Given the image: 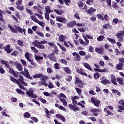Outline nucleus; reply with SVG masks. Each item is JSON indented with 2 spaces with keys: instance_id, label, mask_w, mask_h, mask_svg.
<instances>
[{
  "instance_id": "obj_1",
  "label": "nucleus",
  "mask_w": 124,
  "mask_h": 124,
  "mask_svg": "<svg viewBox=\"0 0 124 124\" xmlns=\"http://www.w3.org/2000/svg\"><path fill=\"white\" fill-rule=\"evenodd\" d=\"M46 43H48V42L45 40L38 42L37 40H35L34 42H32V44L33 46L37 47L38 49H41L42 50L45 49V46L43 45V44H46Z\"/></svg>"
},
{
  "instance_id": "obj_2",
  "label": "nucleus",
  "mask_w": 124,
  "mask_h": 124,
  "mask_svg": "<svg viewBox=\"0 0 124 124\" xmlns=\"http://www.w3.org/2000/svg\"><path fill=\"white\" fill-rule=\"evenodd\" d=\"M116 36L119 39L118 41L119 42H124V31H119L116 33Z\"/></svg>"
},
{
  "instance_id": "obj_3",
  "label": "nucleus",
  "mask_w": 124,
  "mask_h": 124,
  "mask_svg": "<svg viewBox=\"0 0 124 124\" xmlns=\"http://www.w3.org/2000/svg\"><path fill=\"white\" fill-rule=\"evenodd\" d=\"M97 17L101 21H104L105 20L107 22L110 20V17L107 14L105 15L103 17L101 14H97Z\"/></svg>"
},
{
  "instance_id": "obj_4",
  "label": "nucleus",
  "mask_w": 124,
  "mask_h": 124,
  "mask_svg": "<svg viewBox=\"0 0 124 124\" xmlns=\"http://www.w3.org/2000/svg\"><path fill=\"white\" fill-rule=\"evenodd\" d=\"M91 100V102L94 105V106L96 107H99V105H100V100L95 97H92Z\"/></svg>"
},
{
  "instance_id": "obj_5",
  "label": "nucleus",
  "mask_w": 124,
  "mask_h": 124,
  "mask_svg": "<svg viewBox=\"0 0 124 124\" xmlns=\"http://www.w3.org/2000/svg\"><path fill=\"white\" fill-rule=\"evenodd\" d=\"M9 69V71L8 73H10V74H12L14 77H15L16 78H18L19 77V72H15L13 68L12 67H9L8 68Z\"/></svg>"
},
{
  "instance_id": "obj_6",
  "label": "nucleus",
  "mask_w": 124,
  "mask_h": 124,
  "mask_svg": "<svg viewBox=\"0 0 124 124\" xmlns=\"http://www.w3.org/2000/svg\"><path fill=\"white\" fill-rule=\"evenodd\" d=\"M75 84L76 85H78V88H80V89L83 88V86H84V83H83V81L80 80V78L77 77H76Z\"/></svg>"
},
{
  "instance_id": "obj_7",
  "label": "nucleus",
  "mask_w": 124,
  "mask_h": 124,
  "mask_svg": "<svg viewBox=\"0 0 124 124\" xmlns=\"http://www.w3.org/2000/svg\"><path fill=\"white\" fill-rule=\"evenodd\" d=\"M100 111H101V110H100V109L93 108L90 110V112L91 113H93V116H94L95 117H97V116H98L97 113H99V112H100Z\"/></svg>"
},
{
  "instance_id": "obj_8",
  "label": "nucleus",
  "mask_w": 124,
  "mask_h": 124,
  "mask_svg": "<svg viewBox=\"0 0 124 124\" xmlns=\"http://www.w3.org/2000/svg\"><path fill=\"white\" fill-rule=\"evenodd\" d=\"M55 53H50L48 55V59L50 60V61H52V62H57V59H56L55 57Z\"/></svg>"
},
{
  "instance_id": "obj_9",
  "label": "nucleus",
  "mask_w": 124,
  "mask_h": 124,
  "mask_svg": "<svg viewBox=\"0 0 124 124\" xmlns=\"http://www.w3.org/2000/svg\"><path fill=\"white\" fill-rule=\"evenodd\" d=\"M68 106L70 109H71V110H73L74 112H76V111H79V110H80V108H78V107L72 104H69Z\"/></svg>"
},
{
  "instance_id": "obj_10",
  "label": "nucleus",
  "mask_w": 124,
  "mask_h": 124,
  "mask_svg": "<svg viewBox=\"0 0 124 124\" xmlns=\"http://www.w3.org/2000/svg\"><path fill=\"white\" fill-rule=\"evenodd\" d=\"M56 21L60 23H66V18L60 16H56Z\"/></svg>"
},
{
  "instance_id": "obj_11",
  "label": "nucleus",
  "mask_w": 124,
  "mask_h": 124,
  "mask_svg": "<svg viewBox=\"0 0 124 124\" xmlns=\"http://www.w3.org/2000/svg\"><path fill=\"white\" fill-rule=\"evenodd\" d=\"M3 49H4L5 52L8 54H10L12 52V49L10 48V45L9 44L7 45L5 47L3 46Z\"/></svg>"
},
{
  "instance_id": "obj_12",
  "label": "nucleus",
  "mask_w": 124,
  "mask_h": 124,
  "mask_svg": "<svg viewBox=\"0 0 124 124\" xmlns=\"http://www.w3.org/2000/svg\"><path fill=\"white\" fill-rule=\"evenodd\" d=\"M111 79L110 81L113 85L117 86V79H116V77L113 74L110 75Z\"/></svg>"
},
{
  "instance_id": "obj_13",
  "label": "nucleus",
  "mask_w": 124,
  "mask_h": 124,
  "mask_svg": "<svg viewBox=\"0 0 124 124\" xmlns=\"http://www.w3.org/2000/svg\"><path fill=\"white\" fill-rule=\"evenodd\" d=\"M26 94L31 97V98H36V96H33V91L32 90L26 92Z\"/></svg>"
},
{
  "instance_id": "obj_14",
  "label": "nucleus",
  "mask_w": 124,
  "mask_h": 124,
  "mask_svg": "<svg viewBox=\"0 0 124 124\" xmlns=\"http://www.w3.org/2000/svg\"><path fill=\"white\" fill-rule=\"evenodd\" d=\"M102 80L101 83L103 85H108V84H111V81L108 79H104V77L101 78Z\"/></svg>"
},
{
  "instance_id": "obj_15",
  "label": "nucleus",
  "mask_w": 124,
  "mask_h": 124,
  "mask_svg": "<svg viewBox=\"0 0 124 124\" xmlns=\"http://www.w3.org/2000/svg\"><path fill=\"white\" fill-rule=\"evenodd\" d=\"M95 51L96 53H99L101 55H103V53H104V49L102 47H96L95 48Z\"/></svg>"
},
{
  "instance_id": "obj_16",
  "label": "nucleus",
  "mask_w": 124,
  "mask_h": 124,
  "mask_svg": "<svg viewBox=\"0 0 124 124\" xmlns=\"http://www.w3.org/2000/svg\"><path fill=\"white\" fill-rule=\"evenodd\" d=\"M76 25V21L73 20L67 24V28H73L74 26Z\"/></svg>"
},
{
  "instance_id": "obj_17",
  "label": "nucleus",
  "mask_w": 124,
  "mask_h": 124,
  "mask_svg": "<svg viewBox=\"0 0 124 124\" xmlns=\"http://www.w3.org/2000/svg\"><path fill=\"white\" fill-rule=\"evenodd\" d=\"M45 113L46 115L47 118H48V119H50L51 118L50 117V116L51 115V114L50 113H51V114H54V111L50 110V111H49L48 109H47L46 108H45Z\"/></svg>"
},
{
  "instance_id": "obj_18",
  "label": "nucleus",
  "mask_w": 124,
  "mask_h": 124,
  "mask_svg": "<svg viewBox=\"0 0 124 124\" xmlns=\"http://www.w3.org/2000/svg\"><path fill=\"white\" fill-rule=\"evenodd\" d=\"M8 27L10 30L11 31H12V32H13V33H18V31H17V29L12 27V26L8 24Z\"/></svg>"
},
{
  "instance_id": "obj_19",
  "label": "nucleus",
  "mask_w": 124,
  "mask_h": 124,
  "mask_svg": "<svg viewBox=\"0 0 124 124\" xmlns=\"http://www.w3.org/2000/svg\"><path fill=\"white\" fill-rule=\"evenodd\" d=\"M1 64L4 65L5 67H7V68H9L10 67V65H9V63L7 61H4V60H1Z\"/></svg>"
},
{
  "instance_id": "obj_20",
  "label": "nucleus",
  "mask_w": 124,
  "mask_h": 124,
  "mask_svg": "<svg viewBox=\"0 0 124 124\" xmlns=\"http://www.w3.org/2000/svg\"><path fill=\"white\" fill-rule=\"evenodd\" d=\"M124 63L122 62H119L116 66L117 70H122L123 67H124Z\"/></svg>"
},
{
  "instance_id": "obj_21",
  "label": "nucleus",
  "mask_w": 124,
  "mask_h": 124,
  "mask_svg": "<svg viewBox=\"0 0 124 124\" xmlns=\"http://www.w3.org/2000/svg\"><path fill=\"white\" fill-rule=\"evenodd\" d=\"M83 66L85 67V68H87V69L90 70V71H93V68H92V67L90 66V64H89V63L85 62L83 63Z\"/></svg>"
},
{
  "instance_id": "obj_22",
  "label": "nucleus",
  "mask_w": 124,
  "mask_h": 124,
  "mask_svg": "<svg viewBox=\"0 0 124 124\" xmlns=\"http://www.w3.org/2000/svg\"><path fill=\"white\" fill-rule=\"evenodd\" d=\"M112 23L115 24V25H117V24H122L123 20L122 19L120 20L118 18H115L112 20Z\"/></svg>"
},
{
  "instance_id": "obj_23",
  "label": "nucleus",
  "mask_w": 124,
  "mask_h": 124,
  "mask_svg": "<svg viewBox=\"0 0 124 124\" xmlns=\"http://www.w3.org/2000/svg\"><path fill=\"white\" fill-rule=\"evenodd\" d=\"M25 58L30 62H32L31 60V54L29 52H26L25 54Z\"/></svg>"
},
{
  "instance_id": "obj_24",
  "label": "nucleus",
  "mask_w": 124,
  "mask_h": 124,
  "mask_svg": "<svg viewBox=\"0 0 124 124\" xmlns=\"http://www.w3.org/2000/svg\"><path fill=\"white\" fill-rule=\"evenodd\" d=\"M55 116L56 118H58V119H60L61 121L63 122V123H64L65 122V118L63 117L62 115H61L59 114H56L55 115Z\"/></svg>"
},
{
  "instance_id": "obj_25",
  "label": "nucleus",
  "mask_w": 124,
  "mask_h": 124,
  "mask_svg": "<svg viewBox=\"0 0 124 124\" xmlns=\"http://www.w3.org/2000/svg\"><path fill=\"white\" fill-rule=\"evenodd\" d=\"M45 8L46 13L49 14L53 13V12H54V10H51V7L50 6H47V7H46Z\"/></svg>"
},
{
  "instance_id": "obj_26",
  "label": "nucleus",
  "mask_w": 124,
  "mask_h": 124,
  "mask_svg": "<svg viewBox=\"0 0 124 124\" xmlns=\"http://www.w3.org/2000/svg\"><path fill=\"white\" fill-rule=\"evenodd\" d=\"M42 77H44L43 74H36L34 76H33V78L34 79H37L38 78H42Z\"/></svg>"
},
{
  "instance_id": "obj_27",
  "label": "nucleus",
  "mask_w": 124,
  "mask_h": 124,
  "mask_svg": "<svg viewBox=\"0 0 124 124\" xmlns=\"http://www.w3.org/2000/svg\"><path fill=\"white\" fill-rule=\"evenodd\" d=\"M15 65L19 71H22V70H23V67L22 66V64L16 63Z\"/></svg>"
},
{
  "instance_id": "obj_28",
  "label": "nucleus",
  "mask_w": 124,
  "mask_h": 124,
  "mask_svg": "<svg viewBox=\"0 0 124 124\" xmlns=\"http://www.w3.org/2000/svg\"><path fill=\"white\" fill-rule=\"evenodd\" d=\"M35 59L37 62H39L40 61L43 60V57L39 56L38 55H35Z\"/></svg>"
},
{
  "instance_id": "obj_29",
  "label": "nucleus",
  "mask_w": 124,
  "mask_h": 124,
  "mask_svg": "<svg viewBox=\"0 0 124 124\" xmlns=\"http://www.w3.org/2000/svg\"><path fill=\"white\" fill-rule=\"evenodd\" d=\"M9 78L11 81H12V82H13L15 84H16V83L17 84V83L19 82V81L17 80V79L12 76H10Z\"/></svg>"
},
{
  "instance_id": "obj_30",
  "label": "nucleus",
  "mask_w": 124,
  "mask_h": 124,
  "mask_svg": "<svg viewBox=\"0 0 124 124\" xmlns=\"http://www.w3.org/2000/svg\"><path fill=\"white\" fill-rule=\"evenodd\" d=\"M54 11L57 15H62L63 13V10H57L55 9H54Z\"/></svg>"
},
{
  "instance_id": "obj_31",
  "label": "nucleus",
  "mask_w": 124,
  "mask_h": 124,
  "mask_svg": "<svg viewBox=\"0 0 124 124\" xmlns=\"http://www.w3.org/2000/svg\"><path fill=\"white\" fill-rule=\"evenodd\" d=\"M59 41L61 42H65V36L63 35H60L59 36Z\"/></svg>"
},
{
  "instance_id": "obj_32",
  "label": "nucleus",
  "mask_w": 124,
  "mask_h": 124,
  "mask_svg": "<svg viewBox=\"0 0 124 124\" xmlns=\"http://www.w3.org/2000/svg\"><path fill=\"white\" fill-rule=\"evenodd\" d=\"M96 11V9L93 8H90L89 9L87 10V12H88L89 15H91L92 14V13L95 12Z\"/></svg>"
},
{
  "instance_id": "obj_33",
  "label": "nucleus",
  "mask_w": 124,
  "mask_h": 124,
  "mask_svg": "<svg viewBox=\"0 0 124 124\" xmlns=\"http://www.w3.org/2000/svg\"><path fill=\"white\" fill-rule=\"evenodd\" d=\"M101 76L100 74H99V73L96 72L93 75V78L94 79H99V78Z\"/></svg>"
},
{
  "instance_id": "obj_34",
  "label": "nucleus",
  "mask_w": 124,
  "mask_h": 124,
  "mask_svg": "<svg viewBox=\"0 0 124 124\" xmlns=\"http://www.w3.org/2000/svg\"><path fill=\"white\" fill-rule=\"evenodd\" d=\"M112 93L114 94H116V93H117V95H119V96L121 95V92H119L118 90L113 89L112 90Z\"/></svg>"
},
{
  "instance_id": "obj_35",
  "label": "nucleus",
  "mask_w": 124,
  "mask_h": 124,
  "mask_svg": "<svg viewBox=\"0 0 124 124\" xmlns=\"http://www.w3.org/2000/svg\"><path fill=\"white\" fill-rule=\"evenodd\" d=\"M60 101H61V102H62L63 106H64L65 107H66V106H67V102L65 101V99L60 98Z\"/></svg>"
},
{
  "instance_id": "obj_36",
  "label": "nucleus",
  "mask_w": 124,
  "mask_h": 124,
  "mask_svg": "<svg viewBox=\"0 0 124 124\" xmlns=\"http://www.w3.org/2000/svg\"><path fill=\"white\" fill-rule=\"evenodd\" d=\"M63 69L66 73H67L68 74H70V73H71V70H70V69H69V68L67 67H65L63 68Z\"/></svg>"
},
{
  "instance_id": "obj_37",
  "label": "nucleus",
  "mask_w": 124,
  "mask_h": 124,
  "mask_svg": "<svg viewBox=\"0 0 124 124\" xmlns=\"http://www.w3.org/2000/svg\"><path fill=\"white\" fill-rule=\"evenodd\" d=\"M107 40L109 41V42H110L111 44H115V43H116V41L114 39H112L111 38H107Z\"/></svg>"
},
{
  "instance_id": "obj_38",
  "label": "nucleus",
  "mask_w": 124,
  "mask_h": 124,
  "mask_svg": "<svg viewBox=\"0 0 124 124\" xmlns=\"http://www.w3.org/2000/svg\"><path fill=\"white\" fill-rule=\"evenodd\" d=\"M117 82H119L120 85H124V79H123V78H117Z\"/></svg>"
},
{
  "instance_id": "obj_39",
  "label": "nucleus",
  "mask_w": 124,
  "mask_h": 124,
  "mask_svg": "<svg viewBox=\"0 0 124 124\" xmlns=\"http://www.w3.org/2000/svg\"><path fill=\"white\" fill-rule=\"evenodd\" d=\"M24 117L26 119H29V118H31V114L28 112H26L24 114Z\"/></svg>"
},
{
  "instance_id": "obj_40",
  "label": "nucleus",
  "mask_w": 124,
  "mask_h": 124,
  "mask_svg": "<svg viewBox=\"0 0 124 124\" xmlns=\"http://www.w3.org/2000/svg\"><path fill=\"white\" fill-rule=\"evenodd\" d=\"M112 7L113 8H115V9H116V10H121V8L117 5V3H114V4L112 5Z\"/></svg>"
},
{
  "instance_id": "obj_41",
  "label": "nucleus",
  "mask_w": 124,
  "mask_h": 124,
  "mask_svg": "<svg viewBox=\"0 0 124 124\" xmlns=\"http://www.w3.org/2000/svg\"><path fill=\"white\" fill-rule=\"evenodd\" d=\"M105 38V37H104V36L100 35L97 37V40L98 41H102V40H103V39H104Z\"/></svg>"
},
{
  "instance_id": "obj_42",
  "label": "nucleus",
  "mask_w": 124,
  "mask_h": 124,
  "mask_svg": "<svg viewBox=\"0 0 124 124\" xmlns=\"http://www.w3.org/2000/svg\"><path fill=\"white\" fill-rule=\"evenodd\" d=\"M31 50L32 51V52H34V53H39V51H38V50H37L36 49V48L34 46H31Z\"/></svg>"
},
{
  "instance_id": "obj_43",
  "label": "nucleus",
  "mask_w": 124,
  "mask_h": 124,
  "mask_svg": "<svg viewBox=\"0 0 124 124\" xmlns=\"http://www.w3.org/2000/svg\"><path fill=\"white\" fill-rule=\"evenodd\" d=\"M31 20H32V21H34V22H35V23L38 22V19H37V18H35V16H31Z\"/></svg>"
},
{
  "instance_id": "obj_44",
  "label": "nucleus",
  "mask_w": 124,
  "mask_h": 124,
  "mask_svg": "<svg viewBox=\"0 0 124 124\" xmlns=\"http://www.w3.org/2000/svg\"><path fill=\"white\" fill-rule=\"evenodd\" d=\"M17 85H18L19 88H20L21 90H26V88L24 87V85L21 84L20 82L18 81V82L17 83Z\"/></svg>"
},
{
  "instance_id": "obj_45",
  "label": "nucleus",
  "mask_w": 124,
  "mask_h": 124,
  "mask_svg": "<svg viewBox=\"0 0 124 124\" xmlns=\"http://www.w3.org/2000/svg\"><path fill=\"white\" fill-rule=\"evenodd\" d=\"M19 77V81H20L21 84H24V78H23V76L20 75Z\"/></svg>"
},
{
  "instance_id": "obj_46",
  "label": "nucleus",
  "mask_w": 124,
  "mask_h": 124,
  "mask_svg": "<svg viewBox=\"0 0 124 124\" xmlns=\"http://www.w3.org/2000/svg\"><path fill=\"white\" fill-rule=\"evenodd\" d=\"M36 34H38V35H39V36H41V37H44V34H43V33L39 31H37L36 32Z\"/></svg>"
},
{
  "instance_id": "obj_47",
  "label": "nucleus",
  "mask_w": 124,
  "mask_h": 124,
  "mask_svg": "<svg viewBox=\"0 0 124 124\" xmlns=\"http://www.w3.org/2000/svg\"><path fill=\"white\" fill-rule=\"evenodd\" d=\"M60 62H61V63H63L64 64H65V65H67V61L63 59H61L60 60Z\"/></svg>"
},
{
  "instance_id": "obj_48",
  "label": "nucleus",
  "mask_w": 124,
  "mask_h": 124,
  "mask_svg": "<svg viewBox=\"0 0 124 124\" xmlns=\"http://www.w3.org/2000/svg\"><path fill=\"white\" fill-rule=\"evenodd\" d=\"M75 59L77 62H80L81 60V57L78 54L75 57Z\"/></svg>"
},
{
  "instance_id": "obj_49",
  "label": "nucleus",
  "mask_w": 124,
  "mask_h": 124,
  "mask_svg": "<svg viewBox=\"0 0 124 124\" xmlns=\"http://www.w3.org/2000/svg\"><path fill=\"white\" fill-rule=\"evenodd\" d=\"M36 10L37 11L39 14H41V15H43V13L42 12V10L40 9H39L38 7H36Z\"/></svg>"
},
{
  "instance_id": "obj_50",
  "label": "nucleus",
  "mask_w": 124,
  "mask_h": 124,
  "mask_svg": "<svg viewBox=\"0 0 124 124\" xmlns=\"http://www.w3.org/2000/svg\"><path fill=\"white\" fill-rule=\"evenodd\" d=\"M38 99L39 100H40L41 102H42V103H44V104H45V103H46V102H47L46 100L42 98V97H40V98H38Z\"/></svg>"
},
{
  "instance_id": "obj_51",
  "label": "nucleus",
  "mask_w": 124,
  "mask_h": 124,
  "mask_svg": "<svg viewBox=\"0 0 124 124\" xmlns=\"http://www.w3.org/2000/svg\"><path fill=\"white\" fill-rule=\"evenodd\" d=\"M66 81L68 82H71V80H72V76H69L65 78Z\"/></svg>"
},
{
  "instance_id": "obj_52",
  "label": "nucleus",
  "mask_w": 124,
  "mask_h": 124,
  "mask_svg": "<svg viewBox=\"0 0 124 124\" xmlns=\"http://www.w3.org/2000/svg\"><path fill=\"white\" fill-rule=\"evenodd\" d=\"M103 29H109V28H111V25L109 24H106L105 25L103 26Z\"/></svg>"
},
{
  "instance_id": "obj_53",
  "label": "nucleus",
  "mask_w": 124,
  "mask_h": 124,
  "mask_svg": "<svg viewBox=\"0 0 124 124\" xmlns=\"http://www.w3.org/2000/svg\"><path fill=\"white\" fill-rule=\"evenodd\" d=\"M25 77L27 78V79H30V80H32V77L30 75V73L28 72V73L26 74L25 75Z\"/></svg>"
},
{
  "instance_id": "obj_54",
  "label": "nucleus",
  "mask_w": 124,
  "mask_h": 124,
  "mask_svg": "<svg viewBox=\"0 0 124 124\" xmlns=\"http://www.w3.org/2000/svg\"><path fill=\"white\" fill-rule=\"evenodd\" d=\"M16 91L17 93H20L21 94H25V93H24V92L22 91V90H21L20 89H16Z\"/></svg>"
},
{
  "instance_id": "obj_55",
  "label": "nucleus",
  "mask_w": 124,
  "mask_h": 124,
  "mask_svg": "<svg viewBox=\"0 0 124 124\" xmlns=\"http://www.w3.org/2000/svg\"><path fill=\"white\" fill-rule=\"evenodd\" d=\"M54 67L55 68V69H60V65H59V63L58 62H56L54 64Z\"/></svg>"
},
{
  "instance_id": "obj_56",
  "label": "nucleus",
  "mask_w": 124,
  "mask_h": 124,
  "mask_svg": "<svg viewBox=\"0 0 124 124\" xmlns=\"http://www.w3.org/2000/svg\"><path fill=\"white\" fill-rule=\"evenodd\" d=\"M78 5L80 8H82L84 6V3L82 2H78Z\"/></svg>"
},
{
  "instance_id": "obj_57",
  "label": "nucleus",
  "mask_w": 124,
  "mask_h": 124,
  "mask_svg": "<svg viewBox=\"0 0 124 124\" xmlns=\"http://www.w3.org/2000/svg\"><path fill=\"white\" fill-rule=\"evenodd\" d=\"M31 119H32V121L35 122V123H38V119H37V118L35 117H31Z\"/></svg>"
},
{
  "instance_id": "obj_58",
  "label": "nucleus",
  "mask_w": 124,
  "mask_h": 124,
  "mask_svg": "<svg viewBox=\"0 0 124 124\" xmlns=\"http://www.w3.org/2000/svg\"><path fill=\"white\" fill-rule=\"evenodd\" d=\"M76 91H77L78 94H80L82 93V90L81 89H79V88L76 87L75 88Z\"/></svg>"
},
{
  "instance_id": "obj_59",
  "label": "nucleus",
  "mask_w": 124,
  "mask_h": 124,
  "mask_svg": "<svg viewBox=\"0 0 124 124\" xmlns=\"http://www.w3.org/2000/svg\"><path fill=\"white\" fill-rule=\"evenodd\" d=\"M59 46L61 48V50H62V51H63V52H65V51H66V49L65 48V47L62 46V45L59 44Z\"/></svg>"
},
{
  "instance_id": "obj_60",
  "label": "nucleus",
  "mask_w": 124,
  "mask_h": 124,
  "mask_svg": "<svg viewBox=\"0 0 124 124\" xmlns=\"http://www.w3.org/2000/svg\"><path fill=\"white\" fill-rule=\"evenodd\" d=\"M45 18L46 20H49V18H50V16H49V14H48L47 13H45Z\"/></svg>"
},
{
  "instance_id": "obj_61",
  "label": "nucleus",
  "mask_w": 124,
  "mask_h": 124,
  "mask_svg": "<svg viewBox=\"0 0 124 124\" xmlns=\"http://www.w3.org/2000/svg\"><path fill=\"white\" fill-rule=\"evenodd\" d=\"M89 51L91 52V53H93V47L92 46H89Z\"/></svg>"
},
{
  "instance_id": "obj_62",
  "label": "nucleus",
  "mask_w": 124,
  "mask_h": 124,
  "mask_svg": "<svg viewBox=\"0 0 124 124\" xmlns=\"http://www.w3.org/2000/svg\"><path fill=\"white\" fill-rule=\"evenodd\" d=\"M32 102H34V103H35L36 104L38 105V106H40V103H39V102H38V101L33 99H32Z\"/></svg>"
},
{
  "instance_id": "obj_63",
  "label": "nucleus",
  "mask_w": 124,
  "mask_h": 124,
  "mask_svg": "<svg viewBox=\"0 0 124 124\" xmlns=\"http://www.w3.org/2000/svg\"><path fill=\"white\" fill-rule=\"evenodd\" d=\"M48 87L49 88V89H53V88H54V85L53 84V83H52V82H49Z\"/></svg>"
},
{
  "instance_id": "obj_64",
  "label": "nucleus",
  "mask_w": 124,
  "mask_h": 124,
  "mask_svg": "<svg viewBox=\"0 0 124 124\" xmlns=\"http://www.w3.org/2000/svg\"><path fill=\"white\" fill-rule=\"evenodd\" d=\"M79 54L80 56H85L86 55V52L84 51H79Z\"/></svg>"
}]
</instances>
